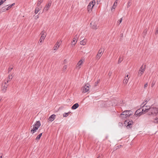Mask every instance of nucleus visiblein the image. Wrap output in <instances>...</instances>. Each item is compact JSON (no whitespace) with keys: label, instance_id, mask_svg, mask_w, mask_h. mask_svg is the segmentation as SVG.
Masks as SVG:
<instances>
[{"label":"nucleus","instance_id":"obj_1","mask_svg":"<svg viewBox=\"0 0 158 158\" xmlns=\"http://www.w3.org/2000/svg\"><path fill=\"white\" fill-rule=\"evenodd\" d=\"M132 114V111L131 110H125L122 112L120 115V117L122 120H125V118L129 117Z\"/></svg>","mask_w":158,"mask_h":158},{"label":"nucleus","instance_id":"obj_2","mask_svg":"<svg viewBox=\"0 0 158 158\" xmlns=\"http://www.w3.org/2000/svg\"><path fill=\"white\" fill-rule=\"evenodd\" d=\"M148 114L149 115L157 116L158 114V108L154 107L150 108Z\"/></svg>","mask_w":158,"mask_h":158},{"label":"nucleus","instance_id":"obj_3","mask_svg":"<svg viewBox=\"0 0 158 158\" xmlns=\"http://www.w3.org/2000/svg\"><path fill=\"white\" fill-rule=\"evenodd\" d=\"M41 125L40 122V121H38L35 122L34 125H33V127L31 130V133L33 134L38 129Z\"/></svg>","mask_w":158,"mask_h":158},{"label":"nucleus","instance_id":"obj_4","mask_svg":"<svg viewBox=\"0 0 158 158\" xmlns=\"http://www.w3.org/2000/svg\"><path fill=\"white\" fill-rule=\"evenodd\" d=\"M95 4V0H93L89 2L87 7V10L89 12H90L92 11L93 8Z\"/></svg>","mask_w":158,"mask_h":158},{"label":"nucleus","instance_id":"obj_5","mask_svg":"<svg viewBox=\"0 0 158 158\" xmlns=\"http://www.w3.org/2000/svg\"><path fill=\"white\" fill-rule=\"evenodd\" d=\"M89 86H90L87 83L83 86L81 89L82 92L85 93L88 91L89 89Z\"/></svg>","mask_w":158,"mask_h":158},{"label":"nucleus","instance_id":"obj_6","mask_svg":"<svg viewBox=\"0 0 158 158\" xmlns=\"http://www.w3.org/2000/svg\"><path fill=\"white\" fill-rule=\"evenodd\" d=\"M144 110L142 108L137 110L135 112L134 115H137V116H139L142 114H144Z\"/></svg>","mask_w":158,"mask_h":158},{"label":"nucleus","instance_id":"obj_7","mask_svg":"<svg viewBox=\"0 0 158 158\" xmlns=\"http://www.w3.org/2000/svg\"><path fill=\"white\" fill-rule=\"evenodd\" d=\"M104 52V49L101 48L99 50L98 53L96 56V58L98 60L100 59L101 56H102L103 53Z\"/></svg>","mask_w":158,"mask_h":158},{"label":"nucleus","instance_id":"obj_8","mask_svg":"<svg viewBox=\"0 0 158 158\" xmlns=\"http://www.w3.org/2000/svg\"><path fill=\"white\" fill-rule=\"evenodd\" d=\"M126 123H127V125L126 126L127 127V128H131L132 125L133 124V122L132 120H131V121L128 120H126L125 121L124 124H125Z\"/></svg>","mask_w":158,"mask_h":158},{"label":"nucleus","instance_id":"obj_9","mask_svg":"<svg viewBox=\"0 0 158 158\" xmlns=\"http://www.w3.org/2000/svg\"><path fill=\"white\" fill-rule=\"evenodd\" d=\"M51 5V2H49L48 4H47L44 8L43 11H47L50 7Z\"/></svg>","mask_w":158,"mask_h":158},{"label":"nucleus","instance_id":"obj_10","mask_svg":"<svg viewBox=\"0 0 158 158\" xmlns=\"http://www.w3.org/2000/svg\"><path fill=\"white\" fill-rule=\"evenodd\" d=\"M6 83L5 82V85H2V92L4 93H5L7 90V88L8 85H6Z\"/></svg>","mask_w":158,"mask_h":158},{"label":"nucleus","instance_id":"obj_11","mask_svg":"<svg viewBox=\"0 0 158 158\" xmlns=\"http://www.w3.org/2000/svg\"><path fill=\"white\" fill-rule=\"evenodd\" d=\"M56 115L53 114L51 115L48 118V120L51 122L53 121L56 118Z\"/></svg>","mask_w":158,"mask_h":158},{"label":"nucleus","instance_id":"obj_12","mask_svg":"<svg viewBox=\"0 0 158 158\" xmlns=\"http://www.w3.org/2000/svg\"><path fill=\"white\" fill-rule=\"evenodd\" d=\"M91 27L94 29H97V25L96 23L92 22L90 23Z\"/></svg>","mask_w":158,"mask_h":158},{"label":"nucleus","instance_id":"obj_13","mask_svg":"<svg viewBox=\"0 0 158 158\" xmlns=\"http://www.w3.org/2000/svg\"><path fill=\"white\" fill-rule=\"evenodd\" d=\"M79 106V105L78 103H76L74 104L71 107L72 110H75L77 109Z\"/></svg>","mask_w":158,"mask_h":158},{"label":"nucleus","instance_id":"obj_14","mask_svg":"<svg viewBox=\"0 0 158 158\" xmlns=\"http://www.w3.org/2000/svg\"><path fill=\"white\" fill-rule=\"evenodd\" d=\"M46 36H41L39 42V43L40 45H41L42 42H43V40H44Z\"/></svg>","mask_w":158,"mask_h":158},{"label":"nucleus","instance_id":"obj_15","mask_svg":"<svg viewBox=\"0 0 158 158\" xmlns=\"http://www.w3.org/2000/svg\"><path fill=\"white\" fill-rule=\"evenodd\" d=\"M13 76L12 75L9 74L8 76V77L6 80V83L9 82L12 79Z\"/></svg>","mask_w":158,"mask_h":158},{"label":"nucleus","instance_id":"obj_16","mask_svg":"<svg viewBox=\"0 0 158 158\" xmlns=\"http://www.w3.org/2000/svg\"><path fill=\"white\" fill-rule=\"evenodd\" d=\"M82 62H83L82 60H81L77 63V68L78 69H79L81 67L80 66L82 64Z\"/></svg>","mask_w":158,"mask_h":158},{"label":"nucleus","instance_id":"obj_17","mask_svg":"<svg viewBox=\"0 0 158 158\" xmlns=\"http://www.w3.org/2000/svg\"><path fill=\"white\" fill-rule=\"evenodd\" d=\"M59 42L58 41H57L56 43V44L54 46V50H56L59 47Z\"/></svg>","mask_w":158,"mask_h":158},{"label":"nucleus","instance_id":"obj_18","mask_svg":"<svg viewBox=\"0 0 158 158\" xmlns=\"http://www.w3.org/2000/svg\"><path fill=\"white\" fill-rule=\"evenodd\" d=\"M129 79V78L124 77V79L123 81V84H126L128 82Z\"/></svg>","mask_w":158,"mask_h":158},{"label":"nucleus","instance_id":"obj_19","mask_svg":"<svg viewBox=\"0 0 158 158\" xmlns=\"http://www.w3.org/2000/svg\"><path fill=\"white\" fill-rule=\"evenodd\" d=\"M86 40L84 39L80 41V44L81 45H84L86 44Z\"/></svg>","mask_w":158,"mask_h":158},{"label":"nucleus","instance_id":"obj_20","mask_svg":"<svg viewBox=\"0 0 158 158\" xmlns=\"http://www.w3.org/2000/svg\"><path fill=\"white\" fill-rule=\"evenodd\" d=\"M144 72V70H139V71L138 74V76H141L142 74Z\"/></svg>","mask_w":158,"mask_h":158},{"label":"nucleus","instance_id":"obj_21","mask_svg":"<svg viewBox=\"0 0 158 158\" xmlns=\"http://www.w3.org/2000/svg\"><path fill=\"white\" fill-rule=\"evenodd\" d=\"M76 38H74L73 41L72 42V45H75V44H76L77 41H76Z\"/></svg>","mask_w":158,"mask_h":158},{"label":"nucleus","instance_id":"obj_22","mask_svg":"<svg viewBox=\"0 0 158 158\" xmlns=\"http://www.w3.org/2000/svg\"><path fill=\"white\" fill-rule=\"evenodd\" d=\"M71 113V112L69 111L68 113H65L63 114V117H66L68 116V115Z\"/></svg>","mask_w":158,"mask_h":158},{"label":"nucleus","instance_id":"obj_23","mask_svg":"<svg viewBox=\"0 0 158 158\" xmlns=\"http://www.w3.org/2000/svg\"><path fill=\"white\" fill-rule=\"evenodd\" d=\"M3 8H4V7L2 8V12L6 11V10H9V9H10V6H9L8 7H7V8H4V9H3Z\"/></svg>","mask_w":158,"mask_h":158},{"label":"nucleus","instance_id":"obj_24","mask_svg":"<svg viewBox=\"0 0 158 158\" xmlns=\"http://www.w3.org/2000/svg\"><path fill=\"white\" fill-rule=\"evenodd\" d=\"M43 0H38V2L37 4V5L38 6H39L43 2Z\"/></svg>","mask_w":158,"mask_h":158},{"label":"nucleus","instance_id":"obj_25","mask_svg":"<svg viewBox=\"0 0 158 158\" xmlns=\"http://www.w3.org/2000/svg\"><path fill=\"white\" fill-rule=\"evenodd\" d=\"M40 9L39 8H36L35 9V13L36 14L40 10Z\"/></svg>","mask_w":158,"mask_h":158},{"label":"nucleus","instance_id":"obj_26","mask_svg":"<svg viewBox=\"0 0 158 158\" xmlns=\"http://www.w3.org/2000/svg\"><path fill=\"white\" fill-rule=\"evenodd\" d=\"M154 122L155 123H158V118H154Z\"/></svg>","mask_w":158,"mask_h":158},{"label":"nucleus","instance_id":"obj_27","mask_svg":"<svg viewBox=\"0 0 158 158\" xmlns=\"http://www.w3.org/2000/svg\"><path fill=\"white\" fill-rule=\"evenodd\" d=\"M150 108H151V107H150L149 108H147L145 109V110H144V113H145L146 112H148V111H149V109H150Z\"/></svg>","mask_w":158,"mask_h":158},{"label":"nucleus","instance_id":"obj_28","mask_svg":"<svg viewBox=\"0 0 158 158\" xmlns=\"http://www.w3.org/2000/svg\"><path fill=\"white\" fill-rule=\"evenodd\" d=\"M145 66H146V65H144V68H143V65H142L140 67V70H144V71L145 69Z\"/></svg>","mask_w":158,"mask_h":158},{"label":"nucleus","instance_id":"obj_29","mask_svg":"<svg viewBox=\"0 0 158 158\" xmlns=\"http://www.w3.org/2000/svg\"><path fill=\"white\" fill-rule=\"evenodd\" d=\"M12 69H13L12 67H11L10 66L8 68V73H9L11 71V70H12Z\"/></svg>","mask_w":158,"mask_h":158},{"label":"nucleus","instance_id":"obj_30","mask_svg":"<svg viewBox=\"0 0 158 158\" xmlns=\"http://www.w3.org/2000/svg\"><path fill=\"white\" fill-rule=\"evenodd\" d=\"M123 60V59L122 58V59H121V57H120L119 58V60H118V63H121Z\"/></svg>","mask_w":158,"mask_h":158},{"label":"nucleus","instance_id":"obj_31","mask_svg":"<svg viewBox=\"0 0 158 158\" xmlns=\"http://www.w3.org/2000/svg\"><path fill=\"white\" fill-rule=\"evenodd\" d=\"M156 83V81H153L152 83L151 87H152L155 85Z\"/></svg>","mask_w":158,"mask_h":158},{"label":"nucleus","instance_id":"obj_32","mask_svg":"<svg viewBox=\"0 0 158 158\" xmlns=\"http://www.w3.org/2000/svg\"><path fill=\"white\" fill-rule=\"evenodd\" d=\"M117 5V4H116V3L114 2V4H113V8L114 9H115L116 8Z\"/></svg>","mask_w":158,"mask_h":158},{"label":"nucleus","instance_id":"obj_33","mask_svg":"<svg viewBox=\"0 0 158 158\" xmlns=\"http://www.w3.org/2000/svg\"><path fill=\"white\" fill-rule=\"evenodd\" d=\"M44 32H45L44 30H43L42 31L41 33V34L42 35L41 36H45L44 35Z\"/></svg>","mask_w":158,"mask_h":158},{"label":"nucleus","instance_id":"obj_34","mask_svg":"<svg viewBox=\"0 0 158 158\" xmlns=\"http://www.w3.org/2000/svg\"><path fill=\"white\" fill-rule=\"evenodd\" d=\"M118 125L119 127H122L123 124L122 123L119 122L118 123Z\"/></svg>","mask_w":158,"mask_h":158},{"label":"nucleus","instance_id":"obj_35","mask_svg":"<svg viewBox=\"0 0 158 158\" xmlns=\"http://www.w3.org/2000/svg\"><path fill=\"white\" fill-rule=\"evenodd\" d=\"M40 137L39 135H38L36 137V138L35 139L38 141L40 139Z\"/></svg>","mask_w":158,"mask_h":158},{"label":"nucleus","instance_id":"obj_36","mask_svg":"<svg viewBox=\"0 0 158 158\" xmlns=\"http://www.w3.org/2000/svg\"><path fill=\"white\" fill-rule=\"evenodd\" d=\"M99 80L98 81H97V82H96L95 83V86H96L98 84V83L99 82Z\"/></svg>","mask_w":158,"mask_h":158},{"label":"nucleus","instance_id":"obj_37","mask_svg":"<svg viewBox=\"0 0 158 158\" xmlns=\"http://www.w3.org/2000/svg\"><path fill=\"white\" fill-rule=\"evenodd\" d=\"M131 2L130 1H128L127 3V7H129L131 5Z\"/></svg>","mask_w":158,"mask_h":158},{"label":"nucleus","instance_id":"obj_38","mask_svg":"<svg viewBox=\"0 0 158 158\" xmlns=\"http://www.w3.org/2000/svg\"><path fill=\"white\" fill-rule=\"evenodd\" d=\"M67 66L66 65H64L63 68V70H66L67 69Z\"/></svg>","mask_w":158,"mask_h":158},{"label":"nucleus","instance_id":"obj_39","mask_svg":"<svg viewBox=\"0 0 158 158\" xmlns=\"http://www.w3.org/2000/svg\"><path fill=\"white\" fill-rule=\"evenodd\" d=\"M147 86H148V83H147L145 84V85H144V89H145L147 87Z\"/></svg>","mask_w":158,"mask_h":158},{"label":"nucleus","instance_id":"obj_40","mask_svg":"<svg viewBox=\"0 0 158 158\" xmlns=\"http://www.w3.org/2000/svg\"><path fill=\"white\" fill-rule=\"evenodd\" d=\"M144 102H143V104H141V107H143V106H145V105H146V104H144Z\"/></svg>","mask_w":158,"mask_h":158},{"label":"nucleus","instance_id":"obj_41","mask_svg":"<svg viewBox=\"0 0 158 158\" xmlns=\"http://www.w3.org/2000/svg\"><path fill=\"white\" fill-rule=\"evenodd\" d=\"M147 32V30L146 29H145V30L143 32V34H144V35H145L146 34Z\"/></svg>","mask_w":158,"mask_h":158},{"label":"nucleus","instance_id":"obj_42","mask_svg":"<svg viewBox=\"0 0 158 158\" xmlns=\"http://www.w3.org/2000/svg\"><path fill=\"white\" fill-rule=\"evenodd\" d=\"M15 3H12L11 5L9 6H10V8H11L12 6H14L15 5Z\"/></svg>","mask_w":158,"mask_h":158},{"label":"nucleus","instance_id":"obj_43","mask_svg":"<svg viewBox=\"0 0 158 158\" xmlns=\"http://www.w3.org/2000/svg\"><path fill=\"white\" fill-rule=\"evenodd\" d=\"M158 33V28H157L155 32V34H156Z\"/></svg>","mask_w":158,"mask_h":158},{"label":"nucleus","instance_id":"obj_44","mask_svg":"<svg viewBox=\"0 0 158 158\" xmlns=\"http://www.w3.org/2000/svg\"><path fill=\"white\" fill-rule=\"evenodd\" d=\"M122 21V18H121L120 19L119 21V23H121Z\"/></svg>","mask_w":158,"mask_h":158},{"label":"nucleus","instance_id":"obj_45","mask_svg":"<svg viewBox=\"0 0 158 158\" xmlns=\"http://www.w3.org/2000/svg\"><path fill=\"white\" fill-rule=\"evenodd\" d=\"M3 2L1 0L0 1V6L3 3Z\"/></svg>","mask_w":158,"mask_h":158},{"label":"nucleus","instance_id":"obj_46","mask_svg":"<svg viewBox=\"0 0 158 158\" xmlns=\"http://www.w3.org/2000/svg\"><path fill=\"white\" fill-rule=\"evenodd\" d=\"M149 101V99H147V98L145 99V102H148Z\"/></svg>","mask_w":158,"mask_h":158},{"label":"nucleus","instance_id":"obj_47","mask_svg":"<svg viewBox=\"0 0 158 158\" xmlns=\"http://www.w3.org/2000/svg\"><path fill=\"white\" fill-rule=\"evenodd\" d=\"M39 18V16L38 15H37L35 16V19H37Z\"/></svg>","mask_w":158,"mask_h":158},{"label":"nucleus","instance_id":"obj_48","mask_svg":"<svg viewBox=\"0 0 158 158\" xmlns=\"http://www.w3.org/2000/svg\"><path fill=\"white\" fill-rule=\"evenodd\" d=\"M111 73H112L111 72H109V73H108V75L110 76H111Z\"/></svg>","mask_w":158,"mask_h":158},{"label":"nucleus","instance_id":"obj_49","mask_svg":"<svg viewBox=\"0 0 158 158\" xmlns=\"http://www.w3.org/2000/svg\"><path fill=\"white\" fill-rule=\"evenodd\" d=\"M42 133H41L40 134L38 135H39V136L40 137H41V136L42 135Z\"/></svg>","mask_w":158,"mask_h":158},{"label":"nucleus","instance_id":"obj_50","mask_svg":"<svg viewBox=\"0 0 158 158\" xmlns=\"http://www.w3.org/2000/svg\"><path fill=\"white\" fill-rule=\"evenodd\" d=\"M118 1V0H116L115 2L116 4H117V2Z\"/></svg>","mask_w":158,"mask_h":158},{"label":"nucleus","instance_id":"obj_51","mask_svg":"<svg viewBox=\"0 0 158 158\" xmlns=\"http://www.w3.org/2000/svg\"><path fill=\"white\" fill-rule=\"evenodd\" d=\"M0 158H2V155L1 154H0Z\"/></svg>","mask_w":158,"mask_h":158},{"label":"nucleus","instance_id":"obj_52","mask_svg":"<svg viewBox=\"0 0 158 158\" xmlns=\"http://www.w3.org/2000/svg\"><path fill=\"white\" fill-rule=\"evenodd\" d=\"M129 76L128 75H127L125 77H126V78H129V77H128Z\"/></svg>","mask_w":158,"mask_h":158},{"label":"nucleus","instance_id":"obj_53","mask_svg":"<svg viewBox=\"0 0 158 158\" xmlns=\"http://www.w3.org/2000/svg\"><path fill=\"white\" fill-rule=\"evenodd\" d=\"M145 107H147V108H149V107H149V106H145Z\"/></svg>","mask_w":158,"mask_h":158},{"label":"nucleus","instance_id":"obj_54","mask_svg":"<svg viewBox=\"0 0 158 158\" xmlns=\"http://www.w3.org/2000/svg\"><path fill=\"white\" fill-rule=\"evenodd\" d=\"M3 2H4L6 0H1Z\"/></svg>","mask_w":158,"mask_h":158},{"label":"nucleus","instance_id":"obj_55","mask_svg":"<svg viewBox=\"0 0 158 158\" xmlns=\"http://www.w3.org/2000/svg\"><path fill=\"white\" fill-rule=\"evenodd\" d=\"M99 157H100V156H98L97 158H99Z\"/></svg>","mask_w":158,"mask_h":158},{"label":"nucleus","instance_id":"obj_56","mask_svg":"<svg viewBox=\"0 0 158 158\" xmlns=\"http://www.w3.org/2000/svg\"><path fill=\"white\" fill-rule=\"evenodd\" d=\"M98 1H97V3L98 4Z\"/></svg>","mask_w":158,"mask_h":158},{"label":"nucleus","instance_id":"obj_57","mask_svg":"<svg viewBox=\"0 0 158 158\" xmlns=\"http://www.w3.org/2000/svg\"><path fill=\"white\" fill-rule=\"evenodd\" d=\"M8 6V5H7V6ZM6 6H5V7H6Z\"/></svg>","mask_w":158,"mask_h":158},{"label":"nucleus","instance_id":"obj_58","mask_svg":"<svg viewBox=\"0 0 158 158\" xmlns=\"http://www.w3.org/2000/svg\"><path fill=\"white\" fill-rule=\"evenodd\" d=\"M66 60H64V61H66Z\"/></svg>","mask_w":158,"mask_h":158}]
</instances>
